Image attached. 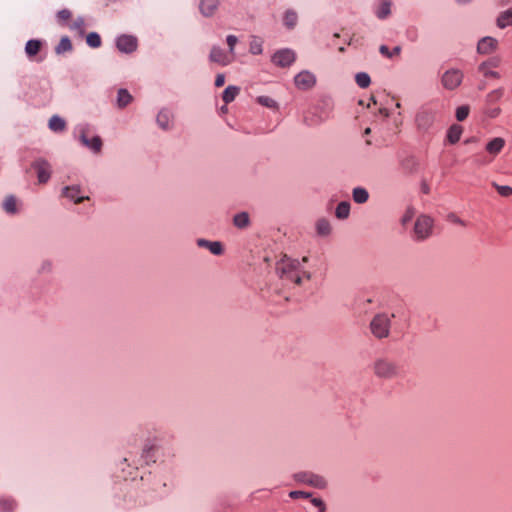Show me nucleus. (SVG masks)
<instances>
[{
	"label": "nucleus",
	"mask_w": 512,
	"mask_h": 512,
	"mask_svg": "<svg viewBox=\"0 0 512 512\" xmlns=\"http://www.w3.org/2000/svg\"><path fill=\"white\" fill-rule=\"evenodd\" d=\"M308 262V257H303L301 260L292 259L284 256L277 262L276 272L277 275L286 284L301 285L304 280H310L312 274L304 269V264Z\"/></svg>",
	"instance_id": "obj_1"
},
{
	"label": "nucleus",
	"mask_w": 512,
	"mask_h": 512,
	"mask_svg": "<svg viewBox=\"0 0 512 512\" xmlns=\"http://www.w3.org/2000/svg\"><path fill=\"white\" fill-rule=\"evenodd\" d=\"M436 120V110L428 105L421 106L414 118L417 132L422 135L431 134Z\"/></svg>",
	"instance_id": "obj_2"
},
{
	"label": "nucleus",
	"mask_w": 512,
	"mask_h": 512,
	"mask_svg": "<svg viewBox=\"0 0 512 512\" xmlns=\"http://www.w3.org/2000/svg\"><path fill=\"white\" fill-rule=\"evenodd\" d=\"M332 117V106L328 101L316 105L308 110L303 118L304 123L309 127H317Z\"/></svg>",
	"instance_id": "obj_3"
},
{
	"label": "nucleus",
	"mask_w": 512,
	"mask_h": 512,
	"mask_svg": "<svg viewBox=\"0 0 512 512\" xmlns=\"http://www.w3.org/2000/svg\"><path fill=\"white\" fill-rule=\"evenodd\" d=\"M74 135L83 146L88 148L95 154L102 150L103 142L100 136L95 135L91 131V127L87 124H80L74 130Z\"/></svg>",
	"instance_id": "obj_4"
},
{
	"label": "nucleus",
	"mask_w": 512,
	"mask_h": 512,
	"mask_svg": "<svg viewBox=\"0 0 512 512\" xmlns=\"http://www.w3.org/2000/svg\"><path fill=\"white\" fill-rule=\"evenodd\" d=\"M504 95L503 88H497L490 91L484 100L483 113L488 118H496L501 113V108L497 106V103L501 100Z\"/></svg>",
	"instance_id": "obj_5"
},
{
	"label": "nucleus",
	"mask_w": 512,
	"mask_h": 512,
	"mask_svg": "<svg viewBox=\"0 0 512 512\" xmlns=\"http://www.w3.org/2000/svg\"><path fill=\"white\" fill-rule=\"evenodd\" d=\"M373 371L375 375L382 379H392L399 374L397 364L387 358H378L373 363Z\"/></svg>",
	"instance_id": "obj_6"
},
{
	"label": "nucleus",
	"mask_w": 512,
	"mask_h": 512,
	"mask_svg": "<svg viewBox=\"0 0 512 512\" xmlns=\"http://www.w3.org/2000/svg\"><path fill=\"white\" fill-rule=\"evenodd\" d=\"M391 317L386 313H379L373 317L370 322L371 333L378 339L389 336Z\"/></svg>",
	"instance_id": "obj_7"
},
{
	"label": "nucleus",
	"mask_w": 512,
	"mask_h": 512,
	"mask_svg": "<svg viewBox=\"0 0 512 512\" xmlns=\"http://www.w3.org/2000/svg\"><path fill=\"white\" fill-rule=\"evenodd\" d=\"M294 480L317 489H325L328 485L325 477L313 472H298L294 474Z\"/></svg>",
	"instance_id": "obj_8"
},
{
	"label": "nucleus",
	"mask_w": 512,
	"mask_h": 512,
	"mask_svg": "<svg viewBox=\"0 0 512 512\" xmlns=\"http://www.w3.org/2000/svg\"><path fill=\"white\" fill-rule=\"evenodd\" d=\"M433 219L428 215L417 217L414 225V237L417 240H425L431 236L433 231Z\"/></svg>",
	"instance_id": "obj_9"
},
{
	"label": "nucleus",
	"mask_w": 512,
	"mask_h": 512,
	"mask_svg": "<svg viewBox=\"0 0 512 512\" xmlns=\"http://www.w3.org/2000/svg\"><path fill=\"white\" fill-rule=\"evenodd\" d=\"M463 77V72L460 69H448L441 76V85L446 90H455L461 85Z\"/></svg>",
	"instance_id": "obj_10"
},
{
	"label": "nucleus",
	"mask_w": 512,
	"mask_h": 512,
	"mask_svg": "<svg viewBox=\"0 0 512 512\" xmlns=\"http://www.w3.org/2000/svg\"><path fill=\"white\" fill-rule=\"evenodd\" d=\"M500 58L499 57H491L488 60L482 62L478 66V71L483 75V77L488 79H499L500 74L495 71L496 68L500 65Z\"/></svg>",
	"instance_id": "obj_11"
},
{
	"label": "nucleus",
	"mask_w": 512,
	"mask_h": 512,
	"mask_svg": "<svg viewBox=\"0 0 512 512\" xmlns=\"http://www.w3.org/2000/svg\"><path fill=\"white\" fill-rule=\"evenodd\" d=\"M295 59L296 54L291 49H281L272 56V62L282 68L292 65Z\"/></svg>",
	"instance_id": "obj_12"
},
{
	"label": "nucleus",
	"mask_w": 512,
	"mask_h": 512,
	"mask_svg": "<svg viewBox=\"0 0 512 512\" xmlns=\"http://www.w3.org/2000/svg\"><path fill=\"white\" fill-rule=\"evenodd\" d=\"M294 83L300 90H309L315 86L316 77L312 72L303 70L295 76Z\"/></svg>",
	"instance_id": "obj_13"
},
{
	"label": "nucleus",
	"mask_w": 512,
	"mask_h": 512,
	"mask_svg": "<svg viewBox=\"0 0 512 512\" xmlns=\"http://www.w3.org/2000/svg\"><path fill=\"white\" fill-rule=\"evenodd\" d=\"M36 170L37 179L40 184L47 183L51 177V166L45 159H37L32 164Z\"/></svg>",
	"instance_id": "obj_14"
},
{
	"label": "nucleus",
	"mask_w": 512,
	"mask_h": 512,
	"mask_svg": "<svg viewBox=\"0 0 512 512\" xmlns=\"http://www.w3.org/2000/svg\"><path fill=\"white\" fill-rule=\"evenodd\" d=\"M209 59L210 61L215 62L221 66H227L234 60L229 53H226L219 46H213L211 48Z\"/></svg>",
	"instance_id": "obj_15"
},
{
	"label": "nucleus",
	"mask_w": 512,
	"mask_h": 512,
	"mask_svg": "<svg viewBox=\"0 0 512 512\" xmlns=\"http://www.w3.org/2000/svg\"><path fill=\"white\" fill-rule=\"evenodd\" d=\"M119 51L123 53H131L137 48V39L131 35H121L116 40Z\"/></svg>",
	"instance_id": "obj_16"
},
{
	"label": "nucleus",
	"mask_w": 512,
	"mask_h": 512,
	"mask_svg": "<svg viewBox=\"0 0 512 512\" xmlns=\"http://www.w3.org/2000/svg\"><path fill=\"white\" fill-rule=\"evenodd\" d=\"M62 195L74 202L75 204L81 203L85 199H88V196H85L78 185L66 186L62 189Z\"/></svg>",
	"instance_id": "obj_17"
},
{
	"label": "nucleus",
	"mask_w": 512,
	"mask_h": 512,
	"mask_svg": "<svg viewBox=\"0 0 512 512\" xmlns=\"http://www.w3.org/2000/svg\"><path fill=\"white\" fill-rule=\"evenodd\" d=\"M2 209L8 215H16L21 210V201L14 195H8L2 202Z\"/></svg>",
	"instance_id": "obj_18"
},
{
	"label": "nucleus",
	"mask_w": 512,
	"mask_h": 512,
	"mask_svg": "<svg viewBox=\"0 0 512 512\" xmlns=\"http://www.w3.org/2000/svg\"><path fill=\"white\" fill-rule=\"evenodd\" d=\"M498 41L493 37H483L478 41L477 52L482 55H487L496 50Z\"/></svg>",
	"instance_id": "obj_19"
},
{
	"label": "nucleus",
	"mask_w": 512,
	"mask_h": 512,
	"mask_svg": "<svg viewBox=\"0 0 512 512\" xmlns=\"http://www.w3.org/2000/svg\"><path fill=\"white\" fill-rule=\"evenodd\" d=\"M173 112L167 108L161 109L156 117L158 126L163 130H169L173 125Z\"/></svg>",
	"instance_id": "obj_20"
},
{
	"label": "nucleus",
	"mask_w": 512,
	"mask_h": 512,
	"mask_svg": "<svg viewBox=\"0 0 512 512\" xmlns=\"http://www.w3.org/2000/svg\"><path fill=\"white\" fill-rule=\"evenodd\" d=\"M505 143L504 138L495 137L486 144L485 149L490 155L495 157L503 150Z\"/></svg>",
	"instance_id": "obj_21"
},
{
	"label": "nucleus",
	"mask_w": 512,
	"mask_h": 512,
	"mask_svg": "<svg viewBox=\"0 0 512 512\" xmlns=\"http://www.w3.org/2000/svg\"><path fill=\"white\" fill-rule=\"evenodd\" d=\"M158 448L153 443H146L142 450V458L147 463H156L158 456H157Z\"/></svg>",
	"instance_id": "obj_22"
},
{
	"label": "nucleus",
	"mask_w": 512,
	"mask_h": 512,
	"mask_svg": "<svg viewBox=\"0 0 512 512\" xmlns=\"http://www.w3.org/2000/svg\"><path fill=\"white\" fill-rule=\"evenodd\" d=\"M197 245L202 248L208 249L213 255H221L223 253V246L219 241H209L206 239H198Z\"/></svg>",
	"instance_id": "obj_23"
},
{
	"label": "nucleus",
	"mask_w": 512,
	"mask_h": 512,
	"mask_svg": "<svg viewBox=\"0 0 512 512\" xmlns=\"http://www.w3.org/2000/svg\"><path fill=\"white\" fill-rule=\"evenodd\" d=\"M462 133H463L462 126H460L458 124H453L447 130L446 141L449 144L454 145L459 142Z\"/></svg>",
	"instance_id": "obj_24"
},
{
	"label": "nucleus",
	"mask_w": 512,
	"mask_h": 512,
	"mask_svg": "<svg viewBox=\"0 0 512 512\" xmlns=\"http://www.w3.org/2000/svg\"><path fill=\"white\" fill-rule=\"evenodd\" d=\"M219 5V0H201L200 2V11L206 16H212L217 10Z\"/></svg>",
	"instance_id": "obj_25"
},
{
	"label": "nucleus",
	"mask_w": 512,
	"mask_h": 512,
	"mask_svg": "<svg viewBox=\"0 0 512 512\" xmlns=\"http://www.w3.org/2000/svg\"><path fill=\"white\" fill-rule=\"evenodd\" d=\"M48 127L51 131L59 133L66 129V122L58 115H53L48 122Z\"/></svg>",
	"instance_id": "obj_26"
},
{
	"label": "nucleus",
	"mask_w": 512,
	"mask_h": 512,
	"mask_svg": "<svg viewBox=\"0 0 512 512\" xmlns=\"http://www.w3.org/2000/svg\"><path fill=\"white\" fill-rule=\"evenodd\" d=\"M390 13H391V2L388 0H381L375 9V15L379 19H385L390 15Z\"/></svg>",
	"instance_id": "obj_27"
},
{
	"label": "nucleus",
	"mask_w": 512,
	"mask_h": 512,
	"mask_svg": "<svg viewBox=\"0 0 512 512\" xmlns=\"http://www.w3.org/2000/svg\"><path fill=\"white\" fill-rule=\"evenodd\" d=\"M353 201L357 204H364L369 199V192L363 187H355L352 190Z\"/></svg>",
	"instance_id": "obj_28"
},
{
	"label": "nucleus",
	"mask_w": 512,
	"mask_h": 512,
	"mask_svg": "<svg viewBox=\"0 0 512 512\" xmlns=\"http://www.w3.org/2000/svg\"><path fill=\"white\" fill-rule=\"evenodd\" d=\"M298 21V14L293 9H288L285 11L283 16V23L288 29H292L296 26Z\"/></svg>",
	"instance_id": "obj_29"
},
{
	"label": "nucleus",
	"mask_w": 512,
	"mask_h": 512,
	"mask_svg": "<svg viewBox=\"0 0 512 512\" xmlns=\"http://www.w3.org/2000/svg\"><path fill=\"white\" fill-rule=\"evenodd\" d=\"M497 25L502 29L507 26H512V7L500 13L497 18Z\"/></svg>",
	"instance_id": "obj_30"
},
{
	"label": "nucleus",
	"mask_w": 512,
	"mask_h": 512,
	"mask_svg": "<svg viewBox=\"0 0 512 512\" xmlns=\"http://www.w3.org/2000/svg\"><path fill=\"white\" fill-rule=\"evenodd\" d=\"M42 46V42L37 39L29 40L25 45V53L29 58L37 55Z\"/></svg>",
	"instance_id": "obj_31"
},
{
	"label": "nucleus",
	"mask_w": 512,
	"mask_h": 512,
	"mask_svg": "<svg viewBox=\"0 0 512 512\" xmlns=\"http://www.w3.org/2000/svg\"><path fill=\"white\" fill-rule=\"evenodd\" d=\"M133 100L132 95L126 89H120L117 93V105L119 108L128 106Z\"/></svg>",
	"instance_id": "obj_32"
},
{
	"label": "nucleus",
	"mask_w": 512,
	"mask_h": 512,
	"mask_svg": "<svg viewBox=\"0 0 512 512\" xmlns=\"http://www.w3.org/2000/svg\"><path fill=\"white\" fill-rule=\"evenodd\" d=\"M316 231L320 236H328L331 233V225L327 219H319L316 222Z\"/></svg>",
	"instance_id": "obj_33"
},
{
	"label": "nucleus",
	"mask_w": 512,
	"mask_h": 512,
	"mask_svg": "<svg viewBox=\"0 0 512 512\" xmlns=\"http://www.w3.org/2000/svg\"><path fill=\"white\" fill-rule=\"evenodd\" d=\"M239 92H240L239 87L230 85L224 90L222 99L226 104H228L236 98V96L239 94Z\"/></svg>",
	"instance_id": "obj_34"
},
{
	"label": "nucleus",
	"mask_w": 512,
	"mask_h": 512,
	"mask_svg": "<svg viewBox=\"0 0 512 512\" xmlns=\"http://www.w3.org/2000/svg\"><path fill=\"white\" fill-rule=\"evenodd\" d=\"M350 213V203L346 201L340 202L335 210V215L339 219H346Z\"/></svg>",
	"instance_id": "obj_35"
},
{
	"label": "nucleus",
	"mask_w": 512,
	"mask_h": 512,
	"mask_svg": "<svg viewBox=\"0 0 512 512\" xmlns=\"http://www.w3.org/2000/svg\"><path fill=\"white\" fill-rule=\"evenodd\" d=\"M379 52L384 57L392 59V58L400 55L401 47L400 46H395L392 50H390L386 45H381L379 47Z\"/></svg>",
	"instance_id": "obj_36"
},
{
	"label": "nucleus",
	"mask_w": 512,
	"mask_h": 512,
	"mask_svg": "<svg viewBox=\"0 0 512 512\" xmlns=\"http://www.w3.org/2000/svg\"><path fill=\"white\" fill-rule=\"evenodd\" d=\"M16 508V502L14 499L9 497L0 498V511L1 512H13Z\"/></svg>",
	"instance_id": "obj_37"
},
{
	"label": "nucleus",
	"mask_w": 512,
	"mask_h": 512,
	"mask_svg": "<svg viewBox=\"0 0 512 512\" xmlns=\"http://www.w3.org/2000/svg\"><path fill=\"white\" fill-rule=\"evenodd\" d=\"M71 50H72V43L67 36L62 37L60 42L58 43V45L55 48V52L57 54H63L65 52H68Z\"/></svg>",
	"instance_id": "obj_38"
},
{
	"label": "nucleus",
	"mask_w": 512,
	"mask_h": 512,
	"mask_svg": "<svg viewBox=\"0 0 512 512\" xmlns=\"http://www.w3.org/2000/svg\"><path fill=\"white\" fill-rule=\"evenodd\" d=\"M263 41L258 37H252L249 45V52L253 55H259L263 51Z\"/></svg>",
	"instance_id": "obj_39"
},
{
	"label": "nucleus",
	"mask_w": 512,
	"mask_h": 512,
	"mask_svg": "<svg viewBox=\"0 0 512 512\" xmlns=\"http://www.w3.org/2000/svg\"><path fill=\"white\" fill-rule=\"evenodd\" d=\"M233 223L238 228H245L249 225V215L246 212L238 213L234 216Z\"/></svg>",
	"instance_id": "obj_40"
},
{
	"label": "nucleus",
	"mask_w": 512,
	"mask_h": 512,
	"mask_svg": "<svg viewBox=\"0 0 512 512\" xmlns=\"http://www.w3.org/2000/svg\"><path fill=\"white\" fill-rule=\"evenodd\" d=\"M69 28L70 30L75 31L79 35H83L86 28L84 18L78 17L69 25Z\"/></svg>",
	"instance_id": "obj_41"
},
{
	"label": "nucleus",
	"mask_w": 512,
	"mask_h": 512,
	"mask_svg": "<svg viewBox=\"0 0 512 512\" xmlns=\"http://www.w3.org/2000/svg\"><path fill=\"white\" fill-rule=\"evenodd\" d=\"M256 101L258 104H260L264 107H267L269 109L275 110L278 108L277 102L269 96H259V97H257Z\"/></svg>",
	"instance_id": "obj_42"
},
{
	"label": "nucleus",
	"mask_w": 512,
	"mask_h": 512,
	"mask_svg": "<svg viewBox=\"0 0 512 512\" xmlns=\"http://www.w3.org/2000/svg\"><path fill=\"white\" fill-rule=\"evenodd\" d=\"M355 81L360 88H367L371 83L370 76L365 72L357 73L355 75Z\"/></svg>",
	"instance_id": "obj_43"
},
{
	"label": "nucleus",
	"mask_w": 512,
	"mask_h": 512,
	"mask_svg": "<svg viewBox=\"0 0 512 512\" xmlns=\"http://www.w3.org/2000/svg\"><path fill=\"white\" fill-rule=\"evenodd\" d=\"M86 42L92 48H98L101 46V38L96 32L89 33L86 37Z\"/></svg>",
	"instance_id": "obj_44"
},
{
	"label": "nucleus",
	"mask_w": 512,
	"mask_h": 512,
	"mask_svg": "<svg viewBox=\"0 0 512 512\" xmlns=\"http://www.w3.org/2000/svg\"><path fill=\"white\" fill-rule=\"evenodd\" d=\"M468 115H469V106L462 105L456 109L455 116L458 121H464L468 117Z\"/></svg>",
	"instance_id": "obj_45"
},
{
	"label": "nucleus",
	"mask_w": 512,
	"mask_h": 512,
	"mask_svg": "<svg viewBox=\"0 0 512 512\" xmlns=\"http://www.w3.org/2000/svg\"><path fill=\"white\" fill-rule=\"evenodd\" d=\"M492 185L501 196L509 197L512 195V187L507 185H499L497 183H493Z\"/></svg>",
	"instance_id": "obj_46"
},
{
	"label": "nucleus",
	"mask_w": 512,
	"mask_h": 512,
	"mask_svg": "<svg viewBox=\"0 0 512 512\" xmlns=\"http://www.w3.org/2000/svg\"><path fill=\"white\" fill-rule=\"evenodd\" d=\"M226 42L229 48V54L234 58L235 56V46L238 43V38L235 35H228L226 37Z\"/></svg>",
	"instance_id": "obj_47"
},
{
	"label": "nucleus",
	"mask_w": 512,
	"mask_h": 512,
	"mask_svg": "<svg viewBox=\"0 0 512 512\" xmlns=\"http://www.w3.org/2000/svg\"><path fill=\"white\" fill-rule=\"evenodd\" d=\"M414 214H415V211L413 208H407V210L405 211V213L401 219L402 224L406 225L408 222H410L412 220V218L414 217Z\"/></svg>",
	"instance_id": "obj_48"
},
{
	"label": "nucleus",
	"mask_w": 512,
	"mask_h": 512,
	"mask_svg": "<svg viewBox=\"0 0 512 512\" xmlns=\"http://www.w3.org/2000/svg\"><path fill=\"white\" fill-rule=\"evenodd\" d=\"M311 503L313 504V506L318 508V510L320 512L326 511V504L324 503V501L321 498H312Z\"/></svg>",
	"instance_id": "obj_49"
},
{
	"label": "nucleus",
	"mask_w": 512,
	"mask_h": 512,
	"mask_svg": "<svg viewBox=\"0 0 512 512\" xmlns=\"http://www.w3.org/2000/svg\"><path fill=\"white\" fill-rule=\"evenodd\" d=\"M447 219H448L449 222H451L453 224H457V225H461V226H466V223L461 218H459L456 214H454V213H450L447 216Z\"/></svg>",
	"instance_id": "obj_50"
},
{
	"label": "nucleus",
	"mask_w": 512,
	"mask_h": 512,
	"mask_svg": "<svg viewBox=\"0 0 512 512\" xmlns=\"http://www.w3.org/2000/svg\"><path fill=\"white\" fill-rule=\"evenodd\" d=\"M71 17V12L68 9H62L57 13V18L60 22L67 21Z\"/></svg>",
	"instance_id": "obj_51"
},
{
	"label": "nucleus",
	"mask_w": 512,
	"mask_h": 512,
	"mask_svg": "<svg viewBox=\"0 0 512 512\" xmlns=\"http://www.w3.org/2000/svg\"><path fill=\"white\" fill-rule=\"evenodd\" d=\"M289 496L292 499H298V498H309L311 496V494L308 492H304V491H291L289 493Z\"/></svg>",
	"instance_id": "obj_52"
},
{
	"label": "nucleus",
	"mask_w": 512,
	"mask_h": 512,
	"mask_svg": "<svg viewBox=\"0 0 512 512\" xmlns=\"http://www.w3.org/2000/svg\"><path fill=\"white\" fill-rule=\"evenodd\" d=\"M225 83V76L224 74H217L216 78H215V86L216 87H221L223 86Z\"/></svg>",
	"instance_id": "obj_53"
},
{
	"label": "nucleus",
	"mask_w": 512,
	"mask_h": 512,
	"mask_svg": "<svg viewBox=\"0 0 512 512\" xmlns=\"http://www.w3.org/2000/svg\"><path fill=\"white\" fill-rule=\"evenodd\" d=\"M380 113L383 114L385 117L389 116V113H388V111L386 109H381Z\"/></svg>",
	"instance_id": "obj_54"
},
{
	"label": "nucleus",
	"mask_w": 512,
	"mask_h": 512,
	"mask_svg": "<svg viewBox=\"0 0 512 512\" xmlns=\"http://www.w3.org/2000/svg\"><path fill=\"white\" fill-rule=\"evenodd\" d=\"M456 1L460 4H467V3L471 2L472 0H456Z\"/></svg>",
	"instance_id": "obj_55"
},
{
	"label": "nucleus",
	"mask_w": 512,
	"mask_h": 512,
	"mask_svg": "<svg viewBox=\"0 0 512 512\" xmlns=\"http://www.w3.org/2000/svg\"><path fill=\"white\" fill-rule=\"evenodd\" d=\"M227 111H228L227 106H222L221 107V113H227Z\"/></svg>",
	"instance_id": "obj_56"
},
{
	"label": "nucleus",
	"mask_w": 512,
	"mask_h": 512,
	"mask_svg": "<svg viewBox=\"0 0 512 512\" xmlns=\"http://www.w3.org/2000/svg\"><path fill=\"white\" fill-rule=\"evenodd\" d=\"M370 132H371V129L370 128H366L365 131H364V134L368 135V134H370Z\"/></svg>",
	"instance_id": "obj_57"
},
{
	"label": "nucleus",
	"mask_w": 512,
	"mask_h": 512,
	"mask_svg": "<svg viewBox=\"0 0 512 512\" xmlns=\"http://www.w3.org/2000/svg\"><path fill=\"white\" fill-rule=\"evenodd\" d=\"M396 107L397 108H400L401 107V104L399 102L396 103Z\"/></svg>",
	"instance_id": "obj_58"
}]
</instances>
